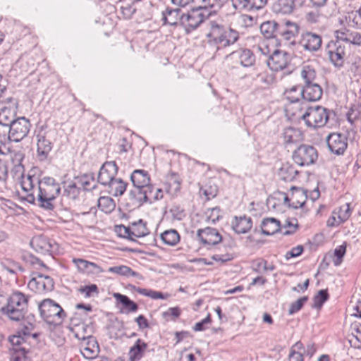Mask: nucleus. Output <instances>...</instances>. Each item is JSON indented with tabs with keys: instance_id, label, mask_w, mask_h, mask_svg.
<instances>
[{
	"instance_id": "1",
	"label": "nucleus",
	"mask_w": 361,
	"mask_h": 361,
	"mask_svg": "<svg viewBox=\"0 0 361 361\" xmlns=\"http://www.w3.org/2000/svg\"><path fill=\"white\" fill-rule=\"evenodd\" d=\"M30 171L27 176L23 177L20 182V188L26 193V200L33 203L36 199L38 206L47 210L52 211L54 207V202L61 192L59 183L54 178L44 176L39 178Z\"/></svg>"
},
{
	"instance_id": "2",
	"label": "nucleus",
	"mask_w": 361,
	"mask_h": 361,
	"mask_svg": "<svg viewBox=\"0 0 361 361\" xmlns=\"http://www.w3.org/2000/svg\"><path fill=\"white\" fill-rule=\"evenodd\" d=\"M209 32L207 34L208 43L215 49L214 58L226 55L225 48L233 44L239 37L238 32L216 21H209Z\"/></svg>"
},
{
	"instance_id": "3",
	"label": "nucleus",
	"mask_w": 361,
	"mask_h": 361,
	"mask_svg": "<svg viewBox=\"0 0 361 361\" xmlns=\"http://www.w3.org/2000/svg\"><path fill=\"white\" fill-rule=\"evenodd\" d=\"M130 180L135 188L129 193L133 203L141 204L147 202L154 190V186L150 184L148 172L136 169L131 173Z\"/></svg>"
},
{
	"instance_id": "4",
	"label": "nucleus",
	"mask_w": 361,
	"mask_h": 361,
	"mask_svg": "<svg viewBox=\"0 0 361 361\" xmlns=\"http://www.w3.org/2000/svg\"><path fill=\"white\" fill-rule=\"evenodd\" d=\"M28 298L21 292H13L8 297L4 316L10 320L21 321L27 312Z\"/></svg>"
},
{
	"instance_id": "5",
	"label": "nucleus",
	"mask_w": 361,
	"mask_h": 361,
	"mask_svg": "<svg viewBox=\"0 0 361 361\" xmlns=\"http://www.w3.org/2000/svg\"><path fill=\"white\" fill-rule=\"evenodd\" d=\"M39 310L41 317L49 324H61L66 317L62 307L51 299H44L39 304Z\"/></svg>"
},
{
	"instance_id": "6",
	"label": "nucleus",
	"mask_w": 361,
	"mask_h": 361,
	"mask_svg": "<svg viewBox=\"0 0 361 361\" xmlns=\"http://www.w3.org/2000/svg\"><path fill=\"white\" fill-rule=\"evenodd\" d=\"M306 126L312 128L324 127L329 118V110L322 106L309 107L302 116Z\"/></svg>"
},
{
	"instance_id": "7",
	"label": "nucleus",
	"mask_w": 361,
	"mask_h": 361,
	"mask_svg": "<svg viewBox=\"0 0 361 361\" xmlns=\"http://www.w3.org/2000/svg\"><path fill=\"white\" fill-rule=\"evenodd\" d=\"M318 158L317 149L312 145L302 144L292 154L293 161L300 166H307L316 162Z\"/></svg>"
},
{
	"instance_id": "8",
	"label": "nucleus",
	"mask_w": 361,
	"mask_h": 361,
	"mask_svg": "<svg viewBox=\"0 0 361 361\" xmlns=\"http://www.w3.org/2000/svg\"><path fill=\"white\" fill-rule=\"evenodd\" d=\"M290 55L285 51L276 49L267 59L268 67L275 72L287 69L288 73L292 72Z\"/></svg>"
},
{
	"instance_id": "9",
	"label": "nucleus",
	"mask_w": 361,
	"mask_h": 361,
	"mask_svg": "<svg viewBox=\"0 0 361 361\" xmlns=\"http://www.w3.org/2000/svg\"><path fill=\"white\" fill-rule=\"evenodd\" d=\"M196 238L202 247L207 249H211L224 242L219 231L216 228L209 226L198 229Z\"/></svg>"
},
{
	"instance_id": "10",
	"label": "nucleus",
	"mask_w": 361,
	"mask_h": 361,
	"mask_svg": "<svg viewBox=\"0 0 361 361\" xmlns=\"http://www.w3.org/2000/svg\"><path fill=\"white\" fill-rule=\"evenodd\" d=\"M208 15L202 7L192 9L182 16L181 25L187 33L195 30L206 20Z\"/></svg>"
},
{
	"instance_id": "11",
	"label": "nucleus",
	"mask_w": 361,
	"mask_h": 361,
	"mask_svg": "<svg viewBox=\"0 0 361 361\" xmlns=\"http://www.w3.org/2000/svg\"><path fill=\"white\" fill-rule=\"evenodd\" d=\"M30 128L29 119L25 117L16 118L10 126L8 139L15 142L21 141L28 135Z\"/></svg>"
},
{
	"instance_id": "12",
	"label": "nucleus",
	"mask_w": 361,
	"mask_h": 361,
	"mask_svg": "<svg viewBox=\"0 0 361 361\" xmlns=\"http://www.w3.org/2000/svg\"><path fill=\"white\" fill-rule=\"evenodd\" d=\"M325 52L335 66L341 67L343 65L345 47L340 39L330 41L325 47Z\"/></svg>"
},
{
	"instance_id": "13",
	"label": "nucleus",
	"mask_w": 361,
	"mask_h": 361,
	"mask_svg": "<svg viewBox=\"0 0 361 361\" xmlns=\"http://www.w3.org/2000/svg\"><path fill=\"white\" fill-rule=\"evenodd\" d=\"M28 288L38 294L51 291L54 288V282L51 277L44 274H37L29 281Z\"/></svg>"
},
{
	"instance_id": "14",
	"label": "nucleus",
	"mask_w": 361,
	"mask_h": 361,
	"mask_svg": "<svg viewBox=\"0 0 361 361\" xmlns=\"http://www.w3.org/2000/svg\"><path fill=\"white\" fill-rule=\"evenodd\" d=\"M326 143L332 153L341 155L348 147V137L345 134L332 133L327 136Z\"/></svg>"
},
{
	"instance_id": "15",
	"label": "nucleus",
	"mask_w": 361,
	"mask_h": 361,
	"mask_svg": "<svg viewBox=\"0 0 361 361\" xmlns=\"http://www.w3.org/2000/svg\"><path fill=\"white\" fill-rule=\"evenodd\" d=\"M75 336L78 339L82 341L80 345V351L85 358L92 359L97 356L99 345L94 337L91 335L81 336L79 332H75Z\"/></svg>"
},
{
	"instance_id": "16",
	"label": "nucleus",
	"mask_w": 361,
	"mask_h": 361,
	"mask_svg": "<svg viewBox=\"0 0 361 361\" xmlns=\"http://www.w3.org/2000/svg\"><path fill=\"white\" fill-rule=\"evenodd\" d=\"M30 245L37 252L42 255H51L57 247L54 240L43 235L34 236L30 240Z\"/></svg>"
},
{
	"instance_id": "17",
	"label": "nucleus",
	"mask_w": 361,
	"mask_h": 361,
	"mask_svg": "<svg viewBox=\"0 0 361 361\" xmlns=\"http://www.w3.org/2000/svg\"><path fill=\"white\" fill-rule=\"evenodd\" d=\"M37 137V156L40 161L47 160L53 148V142L50 140L48 133L42 130L36 135Z\"/></svg>"
},
{
	"instance_id": "18",
	"label": "nucleus",
	"mask_w": 361,
	"mask_h": 361,
	"mask_svg": "<svg viewBox=\"0 0 361 361\" xmlns=\"http://www.w3.org/2000/svg\"><path fill=\"white\" fill-rule=\"evenodd\" d=\"M118 169L115 161H106L99 169L97 177L98 182L103 185H107L115 178Z\"/></svg>"
},
{
	"instance_id": "19",
	"label": "nucleus",
	"mask_w": 361,
	"mask_h": 361,
	"mask_svg": "<svg viewBox=\"0 0 361 361\" xmlns=\"http://www.w3.org/2000/svg\"><path fill=\"white\" fill-rule=\"evenodd\" d=\"M323 90L317 83L303 85L301 92H298V96L302 95V101L317 102L322 98Z\"/></svg>"
},
{
	"instance_id": "20",
	"label": "nucleus",
	"mask_w": 361,
	"mask_h": 361,
	"mask_svg": "<svg viewBox=\"0 0 361 361\" xmlns=\"http://www.w3.org/2000/svg\"><path fill=\"white\" fill-rule=\"evenodd\" d=\"M322 42L320 35L311 32H306L301 35L299 43L305 50L312 52L319 49Z\"/></svg>"
},
{
	"instance_id": "21",
	"label": "nucleus",
	"mask_w": 361,
	"mask_h": 361,
	"mask_svg": "<svg viewBox=\"0 0 361 361\" xmlns=\"http://www.w3.org/2000/svg\"><path fill=\"white\" fill-rule=\"evenodd\" d=\"M225 58L226 59L238 58L241 66L244 67H250L255 63V56L253 52L248 49L226 54Z\"/></svg>"
},
{
	"instance_id": "22",
	"label": "nucleus",
	"mask_w": 361,
	"mask_h": 361,
	"mask_svg": "<svg viewBox=\"0 0 361 361\" xmlns=\"http://www.w3.org/2000/svg\"><path fill=\"white\" fill-rule=\"evenodd\" d=\"M282 138L286 147L300 142L303 134L300 130L293 127L286 128L282 133Z\"/></svg>"
},
{
	"instance_id": "23",
	"label": "nucleus",
	"mask_w": 361,
	"mask_h": 361,
	"mask_svg": "<svg viewBox=\"0 0 361 361\" xmlns=\"http://www.w3.org/2000/svg\"><path fill=\"white\" fill-rule=\"evenodd\" d=\"M182 13L180 8H166L162 11V20L164 24H168L171 26L181 25Z\"/></svg>"
},
{
	"instance_id": "24",
	"label": "nucleus",
	"mask_w": 361,
	"mask_h": 361,
	"mask_svg": "<svg viewBox=\"0 0 361 361\" xmlns=\"http://www.w3.org/2000/svg\"><path fill=\"white\" fill-rule=\"evenodd\" d=\"M298 30L297 23L288 20L279 25L277 35H280L286 40H290L298 34Z\"/></svg>"
},
{
	"instance_id": "25",
	"label": "nucleus",
	"mask_w": 361,
	"mask_h": 361,
	"mask_svg": "<svg viewBox=\"0 0 361 361\" xmlns=\"http://www.w3.org/2000/svg\"><path fill=\"white\" fill-rule=\"evenodd\" d=\"M252 226V221L251 217L245 215L242 216H235L232 222V228L238 234L247 233Z\"/></svg>"
},
{
	"instance_id": "26",
	"label": "nucleus",
	"mask_w": 361,
	"mask_h": 361,
	"mask_svg": "<svg viewBox=\"0 0 361 361\" xmlns=\"http://www.w3.org/2000/svg\"><path fill=\"white\" fill-rule=\"evenodd\" d=\"M336 38L342 43L348 42L354 45L361 46V34L348 30H338L336 32Z\"/></svg>"
},
{
	"instance_id": "27",
	"label": "nucleus",
	"mask_w": 361,
	"mask_h": 361,
	"mask_svg": "<svg viewBox=\"0 0 361 361\" xmlns=\"http://www.w3.org/2000/svg\"><path fill=\"white\" fill-rule=\"evenodd\" d=\"M281 228L280 221L274 218H265L261 224L262 234L271 235L277 233Z\"/></svg>"
},
{
	"instance_id": "28",
	"label": "nucleus",
	"mask_w": 361,
	"mask_h": 361,
	"mask_svg": "<svg viewBox=\"0 0 361 361\" xmlns=\"http://www.w3.org/2000/svg\"><path fill=\"white\" fill-rule=\"evenodd\" d=\"M298 174V171L288 162L283 164L278 172L279 178L285 182L293 181Z\"/></svg>"
},
{
	"instance_id": "29",
	"label": "nucleus",
	"mask_w": 361,
	"mask_h": 361,
	"mask_svg": "<svg viewBox=\"0 0 361 361\" xmlns=\"http://www.w3.org/2000/svg\"><path fill=\"white\" fill-rule=\"evenodd\" d=\"M147 348V343L141 339H137L135 344L130 348L129 360L130 361H139L144 355L145 351Z\"/></svg>"
},
{
	"instance_id": "30",
	"label": "nucleus",
	"mask_w": 361,
	"mask_h": 361,
	"mask_svg": "<svg viewBox=\"0 0 361 361\" xmlns=\"http://www.w3.org/2000/svg\"><path fill=\"white\" fill-rule=\"evenodd\" d=\"M113 297L116 301L121 303L125 310L123 311L126 314L130 312H136L138 310V305L134 301L131 300L127 295L121 294L119 293H115L113 294Z\"/></svg>"
},
{
	"instance_id": "31",
	"label": "nucleus",
	"mask_w": 361,
	"mask_h": 361,
	"mask_svg": "<svg viewBox=\"0 0 361 361\" xmlns=\"http://www.w3.org/2000/svg\"><path fill=\"white\" fill-rule=\"evenodd\" d=\"M127 183L124 182L121 178H115L106 186L109 188V192L114 196H121L126 190Z\"/></svg>"
},
{
	"instance_id": "32",
	"label": "nucleus",
	"mask_w": 361,
	"mask_h": 361,
	"mask_svg": "<svg viewBox=\"0 0 361 361\" xmlns=\"http://www.w3.org/2000/svg\"><path fill=\"white\" fill-rule=\"evenodd\" d=\"M279 23L275 21H266L261 24L260 32L265 38L271 39L277 35Z\"/></svg>"
},
{
	"instance_id": "33",
	"label": "nucleus",
	"mask_w": 361,
	"mask_h": 361,
	"mask_svg": "<svg viewBox=\"0 0 361 361\" xmlns=\"http://www.w3.org/2000/svg\"><path fill=\"white\" fill-rule=\"evenodd\" d=\"M73 262L77 267L78 269L82 273L93 274L99 269V267L95 263L90 262L85 259H73Z\"/></svg>"
},
{
	"instance_id": "34",
	"label": "nucleus",
	"mask_w": 361,
	"mask_h": 361,
	"mask_svg": "<svg viewBox=\"0 0 361 361\" xmlns=\"http://www.w3.org/2000/svg\"><path fill=\"white\" fill-rule=\"evenodd\" d=\"M300 76L304 81V85L317 82V73L315 68L311 65H304L302 67Z\"/></svg>"
},
{
	"instance_id": "35",
	"label": "nucleus",
	"mask_w": 361,
	"mask_h": 361,
	"mask_svg": "<svg viewBox=\"0 0 361 361\" xmlns=\"http://www.w3.org/2000/svg\"><path fill=\"white\" fill-rule=\"evenodd\" d=\"M23 157V154L20 152H15L13 154V159L16 160L18 163L15 164L11 173H13L14 178L20 179V183L22 181L23 177L27 176V174H24V166L21 164Z\"/></svg>"
},
{
	"instance_id": "36",
	"label": "nucleus",
	"mask_w": 361,
	"mask_h": 361,
	"mask_svg": "<svg viewBox=\"0 0 361 361\" xmlns=\"http://www.w3.org/2000/svg\"><path fill=\"white\" fill-rule=\"evenodd\" d=\"M161 239L167 245L174 246L180 242V235L175 229H169L161 234Z\"/></svg>"
},
{
	"instance_id": "37",
	"label": "nucleus",
	"mask_w": 361,
	"mask_h": 361,
	"mask_svg": "<svg viewBox=\"0 0 361 361\" xmlns=\"http://www.w3.org/2000/svg\"><path fill=\"white\" fill-rule=\"evenodd\" d=\"M351 215V209L350 207V204L346 203L344 205L341 206L339 208L338 212V222L331 223L330 220H328L327 225L329 226H337L340 224L345 222Z\"/></svg>"
},
{
	"instance_id": "38",
	"label": "nucleus",
	"mask_w": 361,
	"mask_h": 361,
	"mask_svg": "<svg viewBox=\"0 0 361 361\" xmlns=\"http://www.w3.org/2000/svg\"><path fill=\"white\" fill-rule=\"evenodd\" d=\"M16 109L12 107H7V106H2L0 108V123H6L11 126V124L16 119Z\"/></svg>"
},
{
	"instance_id": "39",
	"label": "nucleus",
	"mask_w": 361,
	"mask_h": 361,
	"mask_svg": "<svg viewBox=\"0 0 361 361\" xmlns=\"http://www.w3.org/2000/svg\"><path fill=\"white\" fill-rule=\"evenodd\" d=\"M307 197V191L303 190H297L292 195L291 203L289 204V207L294 209L302 207L305 203V200Z\"/></svg>"
},
{
	"instance_id": "40",
	"label": "nucleus",
	"mask_w": 361,
	"mask_h": 361,
	"mask_svg": "<svg viewBox=\"0 0 361 361\" xmlns=\"http://www.w3.org/2000/svg\"><path fill=\"white\" fill-rule=\"evenodd\" d=\"M131 229L133 236L136 238H142L148 234L146 223L142 219L131 223Z\"/></svg>"
},
{
	"instance_id": "41",
	"label": "nucleus",
	"mask_w": 361,
	"mask_h": 361,
	"mask_svg": "<svg viewBox=\"0 0 361 361\" xmlns=\"http://www.w3.org/2000/svg\"><path fill=\"white\" fill-rule=\"evenodd\" d=\"M98 207L104 212L108 214L111 213L116 207L114 200L107 196H102L98 199Z\"/></svg>"
},
{
	"instance_id": "42",
	"label": "nucleus",
	"mask_w": 361,
	"mask_h": 361,
	"mask_svg": "<svg viewBox=\"0 0 361 361\" xmlns=\"http://www.w3.org/2000/svg\"><path fill=\"white\" fill-rule=\"evenodd\" d=\"M345 20L349 26L355 28H361V11L360 8L348 13Z\"/></svg>"
},
{
	"instance_id": "43",
	"label": "nucleus",
	"mask_w": 361,
	"mask_h": 361,
	"mask_svg": "<svg viewBox=\"0 0 361 361\" xmlns=\"http://www.w3.org/2000/svg\"><path fill=\"white\" fill-rule=\"evenodd\" d=\"M276 11L283 13H291L295 8V0H277Z\"/></svg>"
},
{
	"instance_id": "44",
	"label": "nucleus",
	"mask_w": 361,
	"mask_h": 361,
	"mask_svg": "<svg viewBox=\"0 0 361 361\" xmlns=\"http://www.w3.org/2000/svg\"><path fill=\"white\" fill-rule=\"evenodd\" d=\"M298 91L301 92L300 86H293L290 90H286V97L290 104H298L302 102V95L298 96Z\"/></svg>"
},
{
	"instance_id": "45",
	"label": "nucleus",
	"mask_w": 361,
	"mask_h": 361,
	"mask_svg": "<svg viewBox=\"0 0 361 361\" xmlns=\"http://www.w3.org/2000/svg\"><path fill=\"white\" fill-rule=\"evenodd\" d=\"M329 295L326 289L319 290L317 295L313 298V307L321 308L324 303L328 300Z\"/></svg>"
},
{
	"instance_id": "46",
	"label": "nucleus",
	"mask_w": 361,
	"mask_h": 361,
	"mask_svg": "<svg viewBox=\"0 0 361 361\" xmlns=\"http://www.w3.org/2000/svg\"><path fill=\"white\" fill-rule=\"evenodd\" d=\"M134 290L140 295L149 297L154 300L166 299V296L161 292L155 291L151 289L142 288L140 287H134Z\"/></svg>"
},
{
	"instance_id": "47",
	"label": "nucleus",
	"mask_w": 361,
	"mask_h": 361,
	"mask_svg": "<svg viewBox=\"0 0 361 361\" xmlns=\"http://www.w3.org/2000/svg\"><path fill=\"white\" fill-rule=\"evenodd\" d=\"M27 351L21 346L13 347L10 350V361H22L26 357Z\"/></svg>"
},
{
	"instance_id": "48",
	"label": "nucleus",
	"mask_w": 361,
	"mask_h": 361,
	"mask_svg": "<svg viewBox=\"0 0 361 361\" xmlns=\"http://www.w3.org/2000/svg\"><path fill=\"white\" fill-rule=\"evenodd\" d=\"M1 264L5 270L13 274H16L18 271L21 272L24 271L23 268L18 263L9 259L2 261Z\"/></svg>"
},
{
	"instance_id": "49",
	"label": "nucleus",
	"mask_w": 361,
	"mask_h": 361,
	"mask_svg": "<svg viewBox=\"0 0 361 361\" xmlns=\"http://www.w3.org/2000/svg\"><path fill=\"white\" fill-rule=\"evenodd\" d=\"M348 121L353 123L355 121L361 118V104H353L347 114Z\"/></svg>"
},
{
	"instance_id": "50",
	"label": "nucleus",
	"mask_w": 361,
	"mask_h": 361,
	"mask_svg": "<svg viewBox=\"0 0 361 361\" xmlns=\"http://www.w3.org/2000/svg\"><path fill=\"white\" fill-rule=\"evenodd\" d=\"M80 194V188L77 187L75 183H68L63 190V195L69 199L75 200Z\"/></svg>"
},
{
	"instance_id": "51",
	"label": "nucleus",
	"mask_w": 361,
	"mask_h": 361,
	"mask_svg": "<svg viewBox=\"0 0 361 361\" xmlns=\"http://www.w3.org/2000/svg\"><path fill=\"white\" fill-rule=\"evenodd\" d=\"M166 184L169 185V188L166 189L168 192H176L180 190V182L175 173L168 177Z\"/></svg>"
},
{
	"instance_id": "52",
	"label": "nucleus",
	"mask_w": 361,
	"mask_h": 361,
	"mask_svg": "<svg viewBox=\"0 0 361 361\" xmlns=\"http://www.w3.org/2000/svg\"><path fill=\"white\" fill-rule=\"evenodd\" d=\"M307 300V296H303L298 299L295 302L291 303L288 310V314L293 315V314L300 310Z\"/></svg>"
},
{
	"instance_id": "53",
	"label": "nucleus",
	"mask_w": 361,
	"mask_h": 361,
	"mask_svg": "<svg viewBox=\"0 0 361 361\" xmlns=\"http://www.w3.org/2000/svg\"><path fill=\"white\" fill-rule=\"evenodd\" d=\"M81 183L86 190H93L96 187V182L92 174H85L82 176Z\"/></svg>"
},
{
	"instance_id": "54",
	"label": "nucleus",
	"mask_w": 361,
	"mask_h": 361,
	"mask_svg": "<svg viewBox=\"0 0 361 361\" xmlns=\"http://www.w3.org/2000/svg\"><path fill=\"white\" fill-rule=\"evenodd\" d=\"M169 212L174 220L180 221L186 216L184 209L178 204L173 205L170 209Z\"/></svg>"
},
{
	"instance_id": "55",
	"label": "nucleus",
	"mask_w": 361,
	"mask_h": 361,
	"mask_svg": "<svg viewBox=\"0 0 361 361\" xmlns=\"http://www.w3.org/2000/svg\"><path fill=\"white\" fill-rule=\"evenodd\" d=\"M79 291L83 294L85 298H90L94 295H97L98 288L96 284H91L90 286H85L80 288Z\"/></svg>"
},
{
	"instance_id": "56",
	"label": "nucleus",
	"mask_w": 361,
	"mask_h": 361,
	"mask_svg": "<svg viewBox=\"0 0 361 361\" xmlns=\"http://www.w3.org/2000/svg\"><path fill=\"white\" fill-rule=\"evenodd\" d=\"M115 231L118 236L133 240L131 226L127 227L124 225H118L116 226Z\"/></svg>"
},
{
	"instance_id": "57",
	"label": "nucleus",
	"mask_w": 361,
	"mask_h": 361,
	"mask_svg": "<svg viewBox=\"0 0 361 361\" xmlns=\"http://www.w3.org/2000/svg\"><path fill=\"white\" fill-rule=\"evenodd\" d=\"M208 212H209L207 217L208 222L215 224L221 217V209L218 207L209 209Z\"/></svg>"
},
{
	"instance_id": "58",
	"label": "nucleus",
	"mask_w": 361,
	"mask_h": 361,
	"mask_svg": "<svg viewBox=\"0 0 361 361\" xmlns=\"http://www.w3.org/2000/svg\"><path fill=\"white\" fill-rule=\"evenodd\" d=\"M261 267H262L264 271H273L275 269V266L268 265V263L266 260H260L255 263L253 270L255 272H260Z\"/></svg>"
},
{
	"instance_id": "59",
	"label": "nucleus",
	"mask_w": 361,
	"mask_h": 361,
	"mask_svg": "<svg viewBox=\"0 0 361 361\" xmlns=\"http://www.w3.org/2000/svg\"><path fill=\"white\" fill-rule=\"evenodd\" d=\"M203 194L205 195L207 200L212 199L217 195L218 189L216 185H206L204 188H201Z\"/></svg>"
},
{
	"instance_id": "60",
	"label": "nucleus",
	"mask_w": 361,
	"mask_h": 361,
	"mask_svg": "<svg viewBox=\"0 0 361 361\" xmlns=\"http://www.w3.org/2000/svg\"><path fill=\"white\" fill-rule=\"evenodd\" d=\"M109 272L114 273L121 276H128V273L130 271L129 267L126 265H120V266H115V267H111L109 268L108 270Z\"/></svg>"
},
{
	"instance_id": "61",
	"label": "nucleus",
	"mask_w": 361,
	"mask_h": 361,
	"mask_svg": "<svg viewBox=\"0 0 361 361\" xmlns=\"http://www.w3.org/2000/svg\"><path fill=\"white\" fill-rule=\"evenodd\" d=\"M228 249H231V246H228V247L225 246V250H226V253L225 254L214 255L212 258L214 261L221 262H226L231 260L233 259V256H232L231 254L228 253Z\"/></svg>"
},
{
	"instance_id": "62",
	"label": "nucleus",
	"mask_w": 361,
	"mask_h": 361,
	"mask_svg": "<svg viewBox=\"0 0 361 361\" xmlns=\"http://www.w3.org/2000/svg\"><path fill=\"white\" fill-rule=\"evenodd\" d=\"M233 7L238 11H249V0H231Z\"/></svg>"
},
{
	"instance_id": "63",
	"label": "nucleus",
	"mask_w": 361,
	"mask_h": 361,
	"mask_svg": "<svg viewBox=\"0 0 361 361\" xmlns=\"http://www.w3.org/2000/svg\"><path fill=\"white\" fill-rule=\"evenodd\" d=\"M345 250L346 246L344 245H340L335 249L334 255L337 257V259L334 261L335 266H338L341 263V259L345 255Z\"/></svg>"
},
{
	"instance_id": "64",
	"label": "nucleus",
	"mask_w": 361,
	"mask_h": 361,
	"mask_svg": "<svg viewBox=\"0 0 361 361\" xmlns=\"http://www.w3.org/2000/svg\"><path fill=\"white\" fill-rule=\"evenodd\" d=\"M268 0H249V11H258L267 4Z\"/></svg>"
}]
</instances>
